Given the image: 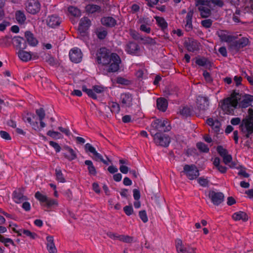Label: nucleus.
<instances>
[{
    "instance_id": "1",
    "label": "nucleus",
    "mask_w": 253,
    "mask_h": 253,
    "mask_svg": "<svg viewBox=\"0 0 253 253\" xmlns=\"http://www.w3.org/2000/svg\"><path fill=\"white\" fill-rule=\"evenodd\" d=\"M253 101V95L245 94L242 95L239 91L233 90L230 96L220 101L221 108L227 114L234 115V109L245 108Z\"/></svg>"
},
{
    "instance_id": "2",
    "label": "nucleus",
    "mask_w": 253,
    "mask_h": 253,
    "mask_svg": "<svg viewBox=\"0 0 253 253\" xmlns=\"http://www.w3.org/2000/svg\"><path fill=\"white\" fill-rule=\"evenodd\" d=\"M216 35L219 37L221 42L230 43L229 49L238 52L241 48H243L249 44L250 42L248 38L243 37L238 41H235L237 37L234 36L227 35L225 31H220L216 32Z\"/></svg>"
},
{
    "instance_id": "3",
    "label": "nucleus",
    "mask_w": 253,
    "mask_h": 253,
    "mask_svg": "<svg viewBox=\"0 0 253 253\" xmlns=\"http://www.w3.org/2000/svg\"><path fill=\"white\" fill-rule=\"evenodd\" d=\"M96 55L98 63L102 64L103 65H108L111 60L110 51L106 47L100 48L98 50Z\"/></svg>"
},
{
    "instance_id": "4",
    "label": "nucleus",
    "mask_w": 253,
    "mask_h": 253,
    "mask_svg": "<svg viewBox=\"0 0 253 253\" xmlns=\"http://www.w3.org/2000/svg\"><path fill=\"white\" fill-rule=\"evenodd\" d=\"M111 59L108 64V72H117L120 69V64L121 63L120 56L116 53H111Z\"/></svg>"
},
{
    "instance_id": "5",
    "label": "nucleus",
    "mask_w": 253,
    "mask_h": 253,
    "mask_svg": "<svg viewBox=\"0 0 253 253\" xmlns=\"http://www.w3.org/2000/svg\"><path fill=\"white\" fill-rule=\"evenodd\" d=\"M190 180L196 179L199 176V171L195 165H185L182 171Z\"/></svg>"
},
{
    "instance_id": "6",
    "label": "nucleus",
    "mask_w": 253,
    "mask_h": 253,
    "mask_svg": "<svg viewBox=\"0 0 253 253\" xmlns=\"http://www.w3.org/2000/svg\"><path fill=\"white\" fill-rule=\"evenodd\" d=\"M154 140L157 145L164 147H167L170 142V138L169 136L162 132L156 133L154 135Z\"/></svg>"
},
{
    "instance_id": "7",
    "label": "nucleus",
    "mask_w": 253,
    "mask_h": 253,
    "mask_svg": "<svg viewBox=\"0 0 253 253\" xmlns=\"http://www.w3.org/2000/svg\"><path fill=\"white\" fill-rule=\"evenodd\" d=\"M208 197L211 202L214 205L218 206L224 201V195L222 192H216L214 190H210Z\"/></svg>"
},
{
    "instance_id": "8",
    "label": "nucleus",
    "mask_w": 253,
    "mask_h": 253,
    "mask_svg": "<svg viewBox=\"0 0 253 253\" xmlns=\"http://www.w3.org/2000/svg\"><path fill=\"white\" fill-rule=\"evenodd\" d=\"M26 11L33 15L39 12L41 9V4L39 0H27L26 3Z\"/></svg>"
},
{
    "instance_id": "9",
    "label": "nucleus",
    "mask_w": 253,
    "mask_h": 253,
    "mask_svg": "<svg viewBox=\"0 0 253 253\" xmlns=\"http://www.w3.org/2000/svg\"><path fill=\"white\" fill-rule=\"evenodd\" d=\"M200 43L193 38H188L184 42V46L188 51L194 52L200 49Z\"/></svg>"
},
{
    "instance_id": "10",
    "label": "nucleus",
    "mask_w": 253,
    "mask_h": 253,
    "mask_svg": "<svg viewBox=\"0 0 253 253\" xmlns=\"http://www.w3.org/2000/svg\"><path fill=\"white\" fill-rule=\"evenodd\" d=\"M151 126L158 132H165L169 131L171 127L170 125H168L165 127V123L162 121V119H156L151 124Z\"/></svg>"
},
{
    "instance_id": "11",
    "label": "nucleus",
    "mask_w": 253,
    "mask_h": 253,
    "mask_svg": "<svg viewBox=\"0 0 253 253\" xmlns=\"http://www.w3.org/2000/svg\"><path fill=\"white\" fill-rule=\"evenodd\" d=\"M91 24L90 20L87 17H84L80 19V35L82 36L88 35V31Z\"/></svg>"
},
{
    "instance_id": "12",
    "label": "nucleus",
    "mask_w": 253,
    "mask_h": 253,
    "mask_svg": "<svg viewBox=\"0 0 253 253\" xmlns=\"http://www.w3.org/2000/svg\"><path fill=\"white\" fill-rule=\"evenodd\" d=\"M24 191L25 188L22 187L13 192V198L15 203L19 204L28 199L27 196L24 195Z\"/></svg>"
},
{
    "instance_id": "13",
    "label": "nucleus",
    "mask_w": 253,
    "mask_h": 253,
    "mask_svg": "<svg viewBox=\"0 0 253 253\" xmlns=\"http://www.w3.org/2000/svg\"><path fill=\"white\" fill-rule=\"evenodd\" d=\"M196 103L199 111L205 112L209 106V100L207 97L199 95L197 98Z\"/></svg>"
},
{
    "instance_id": "14",
    "label": "nucleus",
    "mask_w": 253,
    "mask_h": 253,
    "mask_svg": "<svg viewBox=\"0 0 253 253\" xmlns=\"http://www.w3.org/2000/svg\"><path fill=\"white\" fill-rule=\"evenodd\" d=\"M13 44L16 49L24 50L27 46L25 39L20 36H15L13 39Z\"/></svg>"
},
{
    "instance_id": "15",
    "label": "nucleus",
    "mask_w": 253,
    "mask_h": 253,
    "mask_svg": "<svg viewBox=\"0 0 253 253\" xmlns=\"http://www.w3.org/2000/svg\"><path fill=\"white\" fill-rule=\"evenodd\" d=\"M126 51L129 54L138 55L140 47L138 44L133 42H129L126 45Z\"/></svg>"
},
{
    "instance_id": "16",
    "label": "nucleus",
    "mask_w": 253,
    "mask_h": 253,
    "mask_svg": "<svg viewBox=\"0 0 253 253\" xmlns=\"http://www.w3.org/2000/svg\"><path fill=\"white\" fill-rule=\"evenodd\" d=\"M68 11L72 16L70 17V20L73 24L77 23L79 20V9L73 6H70L68 7Z\"/></svg>"
},
{
    "instance_id": "17",
    "label": "nucleus",
    "mask_w": 253,
    "mask_h": 253,
    "mask_svg": "<svg viewBox=\"0 0 253 253\" xmlns=\"http://www.w3.org/2000/svg\"><path fill=\"white\" fill-rule=\"evenodd\" d=\"M239 128L242 132H246L245 137L246 138H251V135L253 133V124H241L239 126Z\"/></svg>"
},
{
    "instance_id": "18",
    "label": "nucleus",
    "mask_w": 253,
    "mask_h": 253,
    "mask_svg": "<svg viewBox=\"0 0 253 253\" xmlns=\"http://www.w3.org/2000/svg\"><path fill=\"white\" fill-rule=\"evenodd\" d=\"M101 24L109 28L115 27L117 25V21L112 17H103L101 19Z\"/></svg>"
},
{
    "instance_id": "19",
    "label": "nucleus",
    "mask_w": 253,
    "mask_h": 253,
    "mask_svg": "<svg viewBox=\"0 0 253 253\" xmlns=\"http://www.w3.org/2000/svg\"><path fill=\"white\" fill-rule=\"evenodd\" d=\"M25 37L26 42L32 46H35L38 43V41L35 38L34 34L30 31H27L25 32Z\"/></svg>"
},
{
    "instance_id": "20",
    "label": "nucleus",
    "mask_w": 253,
    "mask_h": 253,
    "mask_svg": "<svg viewBox=\"0 0 253 253\" xmlns=\"http://www.w3.org/2000/svg\"><path fill=\"white\" fill-rule=\"evenodd\" d=\"M85 10L88 14H93L95 12H104V10H102L100 6L94 4H88L86 5L85 7Z\"/></svg>"
},
{
    "instance_id": "21",
    "label": "nucleus",
    "mask_w": 253,
    "mask_h": 253,
    "mask_svg": "<svg viewBox=\"0 0 253 253\" xmlns=\"http://www.w3.org/2000/svg\"><path fill=\"white\" fill-rule=\"evenodd\" d=\"M61 21L59 17L56 15H51L49 16L47 20V25L51 28H55L59 26Z\"/></svg>"
},
{
    "instance_id": "22",
    "label": "nucleus",
    "mask_w": 253,
    "mask_h": 253,
    "mask_svg": "<svg viewBox=\"0 0 253 253\" xmlns=\"http://www.w3.org/2000/svg\"><path fill=\"white\" fill-rule=\"evenodd\" d=\"M46 247L49 253H57V251L54 243L53 237L51 236L46 237Z\"/></svg>"
},
{
    "instance_id": "23",
    "label": "nucleus",
    "mask_w": 253,
    "mask_h": 253,
    "mask_svg": "<svg viewBox=\"0 0 253 253\" xmlns=\"http://www.w3.org/2000/svg\"><path fill=\"white\" fill-rule=\"evenodd\" d=\"M194 13L193 10H190L187 13L186 17V24L185 25V29L187 31L189 32L192 30L193 29V25L192 23V17Z\"/></svg>"
},
{
    "instance_id": "24",
    "label": "nucleus",
    "mask_w": 253,
    "mask_h": 253,
    "mask_svg": "<svg viewBox=\"0 0 253 253\" xmlns=\"http://www.w3.org/2000/svg\"><path fill=\"white\" fill-rule=\"evenodd\" d=\"M69 57L70 60L74 63L79 62V53L77 47L71 49L69 52Z\"/></svg>"
},
{
    "instance_id": "25",
    "label": "nucleus",
    "mask_w": 253,
    "mask_h": 253,
    "mask_svg": "<svg viewBox=\"0 0 253 253\" xmlns=\"http://www.w3.org/2000/svg\"><path fill=\"white\" fill-rule=\"evenodd\" d=\"M168 101L166 99L163 97L158 98L157 100L158 109L162 112H165L168 107Z\"/></svg>"
},
{
    "instance_id": "26",
    "label": "nucleus",
    "mask_w": 253,
    "mask_h": 253,
    "mask_svg": "<svg viewBox=\"0 0 253 253\" xmlns=\"http://www.w3.org/2000/svg\"><path fill=\"white\" fill-rule=\"evenodd\" d=\"M64 149L66 152L63 153V155L68 160L72 161L77 158V155L73 149L68 146L65 147Z\"/></svg>"
},
{
    "instance_id": "27",
    "label": "nucleus",
    "mask_w": 253,
    "mask_h": 253,
    "mask_svg": "<svg viewBox=\"0 0 253 253\" xmlns=\"http://www.w3.org/2000/svg\"><path fill=\"white\" fill-rule=\"evenodd\" d=\"M122 103L127 107H130L132 105V95L129 93H126L121 95Z\"/></svg>"
},
{
    "instance_id": "28",
    "label": "nucleus",
    "mask_w": 253,
    "mask_h": 253,
    "mask_svg": "<svg viewBox=\"0 0 253 253\" xmlns=\"http://www.w3.org/2000/svg\"><path fill=\"white\" fill-rule=\"evenodd\" d=\"M232 218L235 221L242 220L243 221H247L249 219V217L247 214L246 212L242 211L235 212L232 215Z\"/></svg>"
},
{
    "instance_id": "29",
    "label": "nucleus",
    "mask_w": 253,
    "mask_h": 253,
    "mask_svg": "<svg viewBox=\"0 0 253 253\" xmlns=\"http://www.w3.org/2000/svg\"><path fill=\"white\" fill-rule=\"evenodd\" d=\"M196 64L200 66H206L210 68L212 67V63L207 58L202 57L201 58H197Z\"/></svg>"
},
{
    "instance_id": "30",
    "label": "nucleus",
    "mask_w": 253,
    "mask_h": 253,
    "mask_svg": "<svg viewBox=\"0 0 253 253\" xmlns=\"http://www.w3.org/2000/svg\"><path fill=\"white\" fill-rule=\"evenodd\" d=\"M19 58L24 62H27L31 60L32 55L30 52L25 51L24 50H19L18 52Z\"/></svg>"
},
{
    "instance_id": "31",
    "label": "nucleus",
    "mask_w": 253,
    "mask_h": 253,
    "mask_svg": "<svg viewBox=\"0 0 253 253\" xmlns=\"http://www.w3.org/2000/svg\"><path fill=\"white\" fill-rule=\"evenodd\" d=\"M248 113V115L242 120L241 124L252 125L253 124V109L249 108Z\"/></svg>"
},
{
    "instance_id": "32",
    "label": "nucleus",
    "mask_w": 253,
    "mask_h": 253,
    "mask_svg": "<svg viewBox=\"0 0 253 253\" xmlns=\"http://www.w3.org/2000/svg\"><path fill=\"white\" fill-rule=\"evenodd\" d=\"M198 10L200 12V15L203 18H207L211 16V12L209 8L203 6L198 7Z\"/></svg>"
},
{
    "instance_id": "33",
    "label": "nucleus",
    "mask_w": 253,
    "mask_h": 253,
    "mask_svg": "<svg viewBox=\"0 0 253 253\" xmlns=\"http://www.w3.org/2000/svg\"><path fill=\"white\" fill-rule=\"evenodd\" d=\"M155 19L157 23L161 29L164 31L168 27V23L163 17L155 16Z\"/></svg>"
},
{
    "instance_id": "34",
    "label": "nucleus",
    "mask_w": 253,
    "mask_h": 253,
    "mask_svg": "<svg viewBox=\"0 0 253 253\" xmlns=\"http://www.w3.org/2000/svg\"><path fill=\"white\" fill-rule=\"evenodd\" d=\"M15 18L18 23L21 24H24L26 19L24 13L21 10H18L16 12Z\"/></svg>"
},
{
    "instance_id": "35",
    "label": "nucleus",
    "mask_w": 253,
    "mask_h": 253,
    "mask_svg": "<svg viewBox=\"0 0 253 253\" xmlns=\"http://www.w3.org/2000/svg\"><path fill=\"white\" fill-rule=\"evenodd\" d=\"M84 164L87 166V169L89 174L94 176L96 175L97 172L92 161L90 160H86L84 162Z\"/></svg>"
},
{
    "instance_id": "36",
    "label": "nucleus",
    "mask_w": 253,
    "mask_h": 253,
    "mask_svg": "<svg viewBox=\"0 0 253 253\" xmlns=\"http://www.w3.org/2000/svg\"><path fill=\"white\" fill-rule=\"evenodd\" d=\"M192 112V110L190 108L187 106H184L182 109L180 110L179 113L183 117L187 118L191 116Z\"/></svg>"
},
{
    "instance_id": "37",
    "label": "nucleus",
    "mask_w": 253,
    "mask_h": 253,
    "mask_svg": "<svg viewBox=\"0 0 253 253\" xmlns=\"http://www.w3.org/2000/svg\"><path fill=\"white\" fill-rule=\"evenodd\" d=\"M35 198L40 201L41 205L43 206L48 198L46 196L42 195L39 191L37 192L35 195Z\"/></svg>"
},
{
    "instance_id": "38",
    "label": "nucleus",
    "mask_w": 253,
    "mask_h": 253,
    "mask_svg": "<svg viewBox=\"0 0 253 253\" xmlns=\"http://www.w3.org/2000/svg\"><path fill=\"white\" fill-rule=\"evenodd\" d=\"M105 109L110 110L112 113L117 114L119 113L120 110V105L116 102H112L110 106H106Z\"/></svg>"
},
{
    "instance_id": "39",
    "label": "nucleus",
    "mask_w": 253,
    "mask_h": 253,
    "mask_svg": "<svg viewBox=\"0 0 253 253\" xmlns=\"http://www.w3.org/2000/svg\"><path fill=\"white\" fill-rule=\"evenodd\" d=\"M197 148L201 152L208 153L209 152V148L208 145L202 142H199L196 144Z\"/></svg>"
},
{
    "instance_id": "40",
    "label": "nucleus",
    "mask_w": 253,
    "mask_h": 253,
    "mask_svg": "<svg viewBox=\"0 0 253 253\" xmlns=\"http://www.w3.org/2000/svg\"><path fill=\"white\" fill-rule=\"evenodd\" d=\"M82 90L83 91L85 92L89 97L92 98V99H97V95L94 92L93 90L91 89L87 88L85 85H83L82 86Z\"/></svg>"
},
{
    "instance_id": "41",
    "label": "nucleus",
    "mask_w": 253,
    "mask_h": 253,
    "mask_svg": "<svg viewBox=\"0 0 253 253\" xmlns=\"http://www.w3.org/2000/svg\"><path fill=\"white\" fill-rule=\"evenodd\" d=\"M12 36L11 35H6L4 37L0 39V45L2 46H8L10 45V42L9 40L11 39Z\"/></svg>"
},
{
    "instance_id": "42",
    "label": "nucleus",
    "mask_w": 253,
    "mask_h": 253,
    "mask_svg": "<svg viewBox=\"0 0 253 253\" xmlns=\"http://www.w3.org/2000/svg\"><path fill=\"white\" fill-rule=\"evenodd\" d=\"M140 40L142 41V43L144 44H148L150 45H155L156 44V42L155 39L149 37H145L144 38L141 37Z\"/></svg>"
},
{
    "instance_id": "43",
    "label": "nucleus",
    "mask_w": 253,
    "mask_h": 253,
    "mask_svg": "<svg viewBox=\"0 0 253 253\" xmlns=\"http://www.w3.org/2000/svg\"><path fill=\"white\" fill-rule=\"evenodd\" d=\"M58 203L56 200L47 198V201L45 202L43 206L46 207L48 209L51 208L52 206L55 205L57 206Z\"/></svg>"
},
{
    "instance_id": "44",
    "label": "nucleus",
    "mask_w": 253,
    "mask_h": 253,
    "mask_svg": "<svg viewBox=\"0 0 253 253\" xmlns=\"http://www.w3.org/2000/svg\"><path fill=\"white\" fill-rule=\"evenodd\" d=\"M55 174L56 179L60 182L64 183L66 181L65 179L63 177V173L60 169H55Z\"/></svg>"
},
{
    "instance_id": "45",
    "label": "nucleus",
    "mask_w": 253,
    "mask_h": 253,
    "mask_svg": "<svg viewBox=\"0 0 253 253\" xmlns=\"http://www.w3.org/2000/svg\"><path fill=\"white\" fill-rule=\"evenodd\" d=\"M36 115L32 113L28 112L26 115L23 116V120L25 122H28L30 124L32 123V118L35 119Z\"/></svg>"
},
{
    "instance_id": "46",
    "label": "nucleus",
    "mask_w": 253,
    "mask_h": 253,
    "mask_svg": "<svg viewBox=\"0 0 253 253\" xmlns=\"http://www.w3.org/2000/svg\"><path fill=\"white\" fill-rule=\"evenodd\" d=\"M0 242L3 243L4 246L6 247H8V245L6 244V243H9L10 244L13 245V246H15V244H14L13 240L10 238H5L4 236L1 235L0 234Z\"/></svg>"
},
{
    "instance_id": "47",
    "label": "nucleus",
    "mask_w": 253,
    "mask_h": 253,
    "mask_svg": "<svg viewBox=\"0 0 253 253\" xmlns=\"http://www.w3.org/2000/svg\"><path fill=\"white\" fill-rule=\"evenodd\" d=\"M133 237L128 235H121L120 237V241L126 243H131L133 242Z\"/></svg>"
},
{
    "instance_id": "48",
    "label": "nucleus",
    "mask_w": 253,
    "mask_h": 253,
    "mask_svg": "<svg viewBox=\"0 0 253 253\" xmlns=\"http://www.w3.org/2000/svg\"><path fill=\"white\" fill-rule=\"evenodd\" d=\"M36 115L38 116L39 120H43L45 116V113L43 108H40L36 110Z\"/></svg>"
},
{
    "instance_id": "49",
    "label": "nucleus",
    "mask_w": 253,
    "mask_h": 253,
    "mask_svg": "<svg viewBox=\"0 0 253 253\" xmlns=\"http://www.w3.org/2000/svg\"><path fill=\"white\" fill-rule=\"evenodd\" d=\"M216 151L219 155L222 157L228 154L227 150L224 148L221 145H219L217 147Z\"/></svg>"
},
{
    "instance_id": "50",
    "label": "nucleus",
    "mask_w": 253,
    "mask_h": 253,
    "mask_svg": "<svg viewBox=\"0 0 253 253\" xmlns=\"http://www.w3.org/2000/svg\"><path fill=\"white\" fill-rule=\"evenodd\" d=\"M107 35V31L103 29V28L99 29V31H98L97 33V37L100 40L104 39L106 38Z\"/></svg>"
},
{
    "instance_id": "51",
    "label": "nucleus",
    "mask_w": 253,
    "mask_h": 253,
    "mask_svg": "<svg viewBox=\"0 0 253 253\" xmlns=\"http://www.w3.org/2000/svg\"><path fill=\"white\" fill-rule=\"evenodd\" d=\"M22 231L23 233L26 236L30 237L32 239H35L37 237V234L35 232H32L29 230L23 229L21 230Z\"/></svg>"
},
{
    "instance_id": "52",
    "label": "nucleus",
    "mask_w": 253,
    "mask_h": 253,
    "mask_svg": "<svg viewBox=\"0 0 253 253\" xmlns=\"http://www.w3.org/2000/svg\"><path fill=\"white\" fill-rule=\"evenodd\" d=\"M212 22L211 19H205L201 21V25L206 28H209L211 26Z\"/></svg>"
},
{
    "instance_id": "53",
    "label": "nucleus",
    "mask_w": 253,
    "mask_h": 253,
    "mask_svg": "<svg viewBox=\"0 0 253 253\" xmlns=\"http://www.w3.org/2000/svg\"><path fill=\"white\" fill-rule=\"evenodd\" d=\"M139 216L140 219L144 223L148 221V217L145 210H142L139 211Z\"/></svg>"
},
{
    "instance_id": "54",
    "label": "nucleus",
    "mask_w": 253,
    "mask_h": 253,
    "mask_svg": "<svg viewBox=\"0 0 253 253\" xmlns=\"http://www.w3.org/2000/svg\"><path fill=\"white\" fill-rule=\"evenodd\" d=\"M124 211L128 216L131 215L133 213V210L131 205L125 206L124 208Z\"/></svg>"
},
{
    "instance_id": "55",
    "label": "nucleus",
    "mask_w": 253,
    "mask_h": 253,
    "mask_svg": "<svg viewBox=\"0 0 253 253\" xmlns=\"http://www.w3.org/2000/svg\"><path fill=\"white\" fill-rule=\"evenodd\" d=\"M130 35L135 40H141L142 37L138 32L132 30L130 31Z\"/></svg>"
},
{
    "instance_id": "56",
    "label": "nucleus",
    "mask_w": 253,
    "mask_h": 253,
    "mask_svg": "<svg viewBox=\"0 0 253 253\" xmlns=\"http://www.w3.org/2000/svg\"><path fill=\"white\" fill-rule=\"evenodd\" d=\"M47 135L52 137L53 138H59V135H61L60 133L58 131L53 130H48L47 132Z\"/></svg>"
},
{
    "instance_id": "57",
    "label": "nucleus",
    "mask_w": 253,
    "mask_h": 253,
    "mask_svg": "<svg viewBox=\"0 0 253 253\" xmlns=\"http://www.w3.org/2000/svg\"><path fill=\"white\" fill-rule=\"evenodd\" d=\"M84 149L86 153L90 152L92 153L95 149L90 144L86 143L84 145Z\"/></svg>"
},
{
    "instance_id": "58",
    "label": "nucleus",
    "mask_w": 253,
    "mask_h": 253,
    "mask_svg": "<svg viewBox=\"0 0 253 253\" xmlns=\"http://www.w3.org/2000/svg\"><path fill=\"white\" fill-rule=\"evenodd\" d=\"M221 126V124L219 121H218L217 120H216L215 121V123L213 124V125H212V129L214 130V131L218 133L220 130V126Z\"/></svg>"
},
{
    "instance_id": "59",
    "label": "nucleus",
    "mask_w": 253,
    "mask_h": 253,
    "mask_svg": "<svg viewBox=\"0 0 253 253\" xmlns=\"http://www.w3.org/2000/svg\"><path fill=\"white\" fill-rule=\"evenodd\" d=\"M223 162L225 165H228L232 160V157L230 154H227L225 156L222 157Z\"/></svg>"
},
{
    "instance_id": "60",
    "label": "nucleus",
    "mask_w": 253,
    "mask_h": 253,
    "mask_svg": "<svg viewBox=\"0 0 253 253\" xmlns=\"http://www.w3.org/2000/svg\"><path fill=\"white\" fill-rule=\"evenodd\" d=\"M133 196L135 201H138L140 198V191L138 189H134L133 190Z\"/></svg>"
},
{
    "instance_id": "61",
    "label": "nucleus",
    "mask_w": 253,
    "mask_h": 253,
    "mask_svg": "<svg viewBox=\"0 0 253 253\" xmlns=\"http://www.w3.org/2000/svg\"><path fill=\"white\" fill-rule=\"evenodd\" d=\"M49 145L55 149L56 152H60L61 147L57 143L53 141H49Z\"/></svg>"
},
{
    "instance_id": "62",
    "label": "nucleus",
    "mask_w": 253,
    "mask_h": 253,
    "mask_svg": "<svg viewBox=\"0 0 253 253\" xmlns=\"http://www.w3.org/2000/svg\"><path fill=\"white\" fill-rule=\"evenodd\" d=\"M129 81L121 77L117 78V83L121 84H127Z\"/></svg>"
},
{
    "instance_id": "63",
    "label": "nucleus",
    "mask_w": 253,
    "mask_h": 253,
    "mask_svg": "<svg viewBox=\"0 0 253 253\" xmlns=\"http://www.w3.org/2000/svg\"><path fill=\"white\" fill-rule=\"evenodd\" d=\"M198 182L201 186L206 187L208 186L209 181L207 179L204 178V177H200L198 179Z\"/></svg>"
},
{
    "instance_id": "64",
    "label": "nucleus",
    "mask_w": 253,
    "mask_h": 253,
    "mask_svg": "<svg viewBox=\"0 0 253 253\" xmlns=\"http://www.w3.org/2000/svg\"><path fill=\"white\" fill-rule=\"evenodd\" d=\"M181 251L180 250L177 251L178 253H196L195 250V248H191V251H188L185 247H184L181 249Z\"/></svg>"
}]
</instances>
